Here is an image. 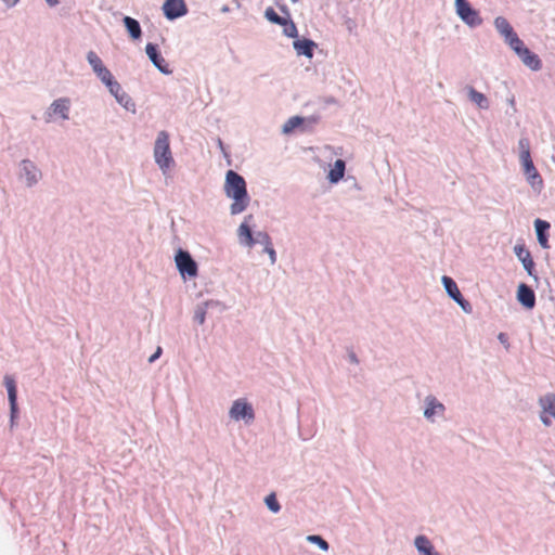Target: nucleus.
<instances>
[{"instance_id":"29","label":"nucleus","mask_w":555,"mask_h":555,"mask_svg":"<svg viewBox=\"0 0 555 555\" xmlns=\"http://www.w3.org/2000/svg\"><path fill=\"white\" fill-rule=\"evenodd\" d=\"M469 98L473 102L478 104L480 107H487V98L482 93L472 89L469 91Z\"/></svg>"},{"instance_id":"30","label":"nucleus","mask_w":555,"mask_h":555,"mask_svg":"<svg viewBox=\"0 0 555 555\" xmlns=\"http://www.w3.org/2000/svg\"><path fill=\"white\" fill-rule=\"evenodd\" d=\"M266 504L268 506V508L270 511H272L273 513H278L280 509H281V506L276 500V496L274 493H270L267 498H266Z\"/></svg>"},{"instance_id":"10","label":"nucleus","mask_w":555,"mask_h":555,"mask_svg":"<svg viewBox=\"0 0 555 555\" xmlns=\"http://www.w3.org/2000/svg\"><path fill=\"white\" fill-rule=\"evenodd\" d=\"M442 283L449 296L454 299L465 311H468L467 307L470 309L469 304L463 298L456 283L449 276L442 278Z\"/></svg>"},{"instance_id":"2","label":"nucleus","mask_w":555,"mask_h":555,"mask_svg":"<svg viewBox=\"0 0 555 555\" xmlns=\"http://www.w3.org/2000/svg\"><path fill=\"white\" fill-rule=\"evenodd\" d=\"M154 158L159 168L166 172L173 163L169 145V135L166 131H160L154 145Z\"/></svg>"},{"instance_id":"27","label":"nucleus","mask_w":555,"mask_h":555,"mask_svg":"<svg viewBox=\"0 0 555 555\" xmlns=\"http://www.w3.org/2000/svg\"><path fill=\"white\" fill-rule=\"evenodd\" d=\"M264 16L268 21L273 24L282 25L285 24L286 18L281 17L272 8H268L264 12Z\"/></svg>"},{"instance_id":"17","label":"nucleus","mask_w":555,"mask_h":555,"mask_svg":"<svg viewBox=\"0 0 555 555\" xmlns=\"http://www.w3.org/2000/svg\"><path fill=\"white\" fill-rule=\"evenodd\" d=\"M22 171L28 185L35 184L40 178V171L29 160L22 162Z\"/></svg>"},{"instance_id":"34","label":"nucleus","mask_w":555,"mask_h":555,"mask_svg":"<svg viewBox=\"0 0 555 555\" xmlns=\"http://www.w3.org/2000/svg\"><path fill=\"white\" fill-rule=\"evenodd\" d=\"M95 74L101 79V81L103 83H111V80L113 79V75L106 67H103L101 70L96 72Z\"/></svg>"},{"instance_id":"22","label":"nucleus","mask_w":555,"mask_h":555,"mask_svg":"<svg viewBox=\"0 0 555 555\" xmlns=\"http://www.w3.org/2000/svg\"><path fill=\"white\" fill-rule=\"evenodd\" d=\"M54 115H60L63 119L68 118L69 101L67 99H59L51 105Z\"/></svg>"},{"instance_id":"33","label":"nucleus","mask_w":555,"mask_h":555,"mask_svg":"<svg viewBox=\"0 0 555 555\" xmlns=\"http://www.w3.org/2000/svg\"><path fill=\"white\" fill-rule=\"evenodd\" d=\"M307 539H308V541L318 544L320 546V548H322L323 551L328 550V543L322 537L309 535Z\"/></svg>"},{"instance_id":"20","label":"nucleus","mask_w":555,"mask_h":555,"mask_svg":"<svg viewBox=\"0 0 555 555\" xmlns=\"http://www.w3.org/2000/svg\"><path fill=\"white\" fill-rule=\"evenodd\" d=\"M534 225H535V231H537L538 241H539L540 245L543 248H548V240L546 236V231L550 229V223L547 221L537 219L534 221Z\"/></svg>"},{"instance_id":"21","label":"nucleus","mask_w":555,"mask_h":555,"mask_svg":"<svg viewBox=\"0 0 555 555\" xmlns=\"http://www.w3.org/2000/svg\"><path fill=\"white\" fill-rule=\"evenodd\" d=\"M415 546L421 555H440L425 535L415 538Z\"/></svg>"},{"instance_id":"40","label":"nucleus","mask_w":555,"mask_h":555,"mask_svg":"<svg viewBox=\"0 0 555 555\" xmlns=\"http://www.w3.org/2000/svg\"><path fill=\"white\" fill-rule=\"evenodd\" d=\"M9 7L15 5L18 0H3Z\"/></svg>"},{"instance_id":"1","label":"nucleus","mask_w":555,"mask_h":555,"mask_svg":"<svg viewBox=\"0 0 555 555\" xmlns=\"http://www.w3.org/2000/svg\"><path fill=\"white\" fill-rule=\"evenodd\" d=\"M224 191L228 197L233 199L230 207L232 215L243 212L249 203L246 190V182L242 176L233 170H229L225 176Z\"/></svg>"},{"instance_id":"19","label":"nucleus","mask_w":555,"mask_h":555,"mask_svg":"<svg viewBox=\"0 0 555 555\" xmlns=\"http://www.w3.org/2000/svg\"><path fill=\"white\" fill-rule=\"evenodd\" d=\"M315 48V43L310 39H301L296 40L294 42V49L297 51L299 55H306L311 59L313 56V49Z\"/></svg>"},{"instance_id":"4","label":"nucleus","mask_w":555,"mask_h":555,"mask_svg":"<svg viewBox=\"0 0 555 555\" xmlns=\"http://www.w3.org/2000/svg\"><path fill=\"white\" fill-rule=\"evenodd\" d=\"M230 417L234 421L244 420L246 423H251L255 418V413L251 404L244 399L235 400L230 409Z\"/></svg>"},{"instance_id":"6","label":"nucleus","mask_w":555,"mask_h":555,"mask_svg":"<svg viewBox=\"0 0 555 555\" xmlns=\"http://www.w3.org/2000/svg\"><path fill=\"white\" fill-rule=\"evenodd\" d=\"M494 26L509 48L514 44H519L520 38L505 17L498 16L494 21Z\"/></svg>"},{"instance_id":"38","label":"nucleus","mask_w":555,"mask_h":555,"mask_svg":"<svg viewBox=\"0 0 555 555\" xmlns=\"http://www.w3.org/2000/svg\"><path fill=\"white\" fill-rule=\"evenodd\" d=\"M162 354V348L160 347H157L156 351L150 357L149 359V362L152 363L154 362L156 359H158Z\"/></svg>"},{"instance_id":"36","label":"nucleus","mask_w":555,"mask_h":555,"mask_svg":"<svg viewBox=\"0 0 555 555\" xmlns=\"http://www.w3.org/2000/svg\"><path fill=\"white\" fill-rule=\"evenodd\" d=\"M264 251L268 253V255L270 257V260H271V263H274L276 261V254H275V250L273 249L272 245L267 247L264 249Z\"/></svg>"},{"instance_id":"35","label":"nucleus","mask_w":555,"mask_h":555,"mask_svg":"<svg viewBox=\"0 0 555 555\" xmlns=\"http://www.w3.org/2000/svg\"><path fill=\"white\" fill-rule=\"evenodd\" d=\"M105 85L109 89L111 93L114 94L116 99H118V91L121 89L120 85L116 80H114V78L111 80V83Z\"/></svg>"},{"instance_id":"12","label":"nucleus","mask_w":555,"mask_h":555,"mask_svg":"<svg viewBox=\"0 0 555 555\" xmlns=\"http://www.w3.org/2000/svg\"><path fill=\"white\" fill-rule=\"evenodd\" d=\"M521 164L524 167V172L527 177V180L532 186L541 185L542 184V178L539 175L537 168L533 165V162L531 157L521 158Z\"/></svg>"},{"instance_id":"9","label":"nucleus","mask_w":555,"mask_h":555,"mask_svg":"<svg viewBox=\"0 0 555 555\" xmlns=\"http://www.w3.org/2000/svg\"><path fill=\"white\" fill-rule=\"evenodd\" d=\"M539 403L542 408V413L540 416L541 421L545 426H550L551 420L548 415L555 418V395L547 393L544 397H541Z\"/></svg>"},{"instance_id":"24","label":"nucleus","mask_w":555,"mask_h":555,"mask_svg":"<svg viewBox=\"0 0 555 555\" xmlns=\"http://www.w3.org/2000/svg\"><path fill=\"white\" fill-rule=\"evenodd\" d=\"M124 24L132 39H139L141 37L142 31H141L140 24L137 20H134L130 16H126L124 18Z\"/></svg>"},{"instance_id":"32","label":"nucleus","mask_w":555,"mask_h":555,"mask_svg":"<svg viewBox=\"0 0 555 555\" xmlns=\"http://www.w3.org/2000/svg\"><path fill=\"white\" fill-rule=\"evenodd\" d=\"M259 243L264 246V249L272 245L270 236L266 232H258L255 243Z\"/></svg>"},{"instance_id":"26","label":"nucleus","mask_w":555,"mask_h":555,"mask_svg":"<svg viewBox=\"0 0 555 555\" xmlns=\"http://www.w3.org/2000/svg\"><path fill=\"white\" fill-rule=\"evenodd\" d=\"M304 119L299 116L291 117L283 126L284 133H291L295 128L299 127Z\"/></svg>"},{"instance_id":"13","label":"nucleus","mask_w":555,"mask_h":555,"mask_svg":"<svg viewBox=\"0 0 555 555\" xmlns=\"http://www.w3.org/2000/svg\"><path fill=\"white\" fill-rule=\"evenodd\" d=\"M517 299L527 309H532L535 306L534 292L526 284L518 286Z\"/></svg>"},{"instance_id":"7","label":"nucleus","mask_w":555,"mask_h":555,"mask_svg":"<svg viewBox=\"0 0 555 555\" xmlns=\"http://www.w3.org/2000/svg\"><path fill=\"white\" fill-rule=\"evenodd\" d=\"M176 264L183 276L193 278L197 275V264L188 251L180 249L177 253Z\"/></svg>"},{"instance_id":"14","label":"nucleus","mask_w":555,"mask_h":555,"mask_svg":"<svg viewBox=\"0 0 555 555\" xmlns=\"http://www.w3.org/2000/svg\"><path fill=\"white\" fill-rule=\"evenodd\" d=\"M514 251H515L516 256L518 257V259L522 262V266H524L525 270L528 272V274L532 275L533 269H534V262H533V259H532L529 250H527L525 248V246H522V245H516L514 247Z\"/></svg>"},{"instance_id":"5","label":"nucleus","mask_w":555,"mask_h":555,"mask_svg":"<svg viewBox=\"0 0 555 555\" xmlns=\"http://www.w3.org/2000/svg\"><path fill=\"white\" fill-rule=\"evenodd\" d=\"M511 49L521 59L522 63L532 70H539L541 68V60L525 46L521 39L519 40V44H514Z\"/></svg>"},{"instance_id":"8","label":"nucleus","mask_w":555,"mask_h":555,"mask_svg":"<svg viewBox=\"0 0 555 555\" xmlns=\"http://www.w3.org/2000/svg\"><path fill=\"white\" fill-rule=\"evenodd\" d=\"M163 11L168 20H175L185 15L188 9L183 0H166Z\"/></svg>"},{"instance_id":"37","label":"nucleus","mask_w":555,"mask_h":555,"mask_svg":"<svg viewBox=\"0 0 555 555\" xmlns=\"http://www.w3.org/2000/svg\"><path fill=\"white\" fill-rule=\"evenodd\" d=\"M498 339L504 345L506 349L509 348L508 336L505 333H500Z\"/></svg>"},{"instance_id":"31","label":"nucleus","mask_w":555,"mask_h":555,"mask_svg":"<svg viewBox=\"0 0 555 555\" xmlns=\"http://www.w3.org/2000/svg\"><path fill=\"white\" fill-rule=\"evenodd\" d=\"M281 26L284 27L283 31L287 37H297V27L292 21L286 20L285 24H282Z\"/></svg>"},{"instance_id":"18","label":"nucleus","mask_w":555,"mask_h":555,"mask_svg":"<svg viewBox=\"0 0 555 555\" xmlns=\"http://www.w3.org/2000/svg\"><path fill=\"white\" fill-rule=\"evenodd\" d=\"M444 411V405L437 401L435 397L426 398V409L424 411V415L428 420H433L434 415L442 414Z\"/></svg>"},{"instance_id":"11","label":"nucleus","mask_w":555,"mask_h":555,"mask_svg":"<svg viewBox=\"0 0 555 555\" xmlns=\"http://www.w3.org/2000/svg\"><path fill=\"white\" fill-rule=\"evenodd\" d=\"M145 51L153 64L164 74H170L169 65L165 59L158 53L157 47L153 43H147Z\"/></svg>"},{"instance_id":"23","label":"nucleus","mask_w":555,"mask_h":555,"mask_svg":"<svg viewBox=\"0 0 555 555\" xmlns=\"http://www.w3.org/2000/svg\"><path fill=\"white\" fill-rule=\"evenodd\" d=\"M346 164L343 159H337L334 164V167L328 172V180L332 183H337L340 179H343L345 175Z\"/></svg>"},{"instance_id":"39","label":"nucleus","mask_w":555,"mask_h":555,"mask_svg":"<svg viewBox=\"0 0 555 555\" xmlns=\"http://www.w3.org/2000/svg\"><path fill=\"white\" fill-rule=\"evenodd\" d=\"M46 2L50 5V7H55L60 0H46Z\"/></svg>"},{"instance_id":"28","label":"nucleus","mask_w":555,"mask_h":555,"mask_svg":"<svg viewBox=\"0 0 555 555\" xmlns=\"http://www.w3.org/2000/svg\"><path fill=\"white\" fill-rule=\"evenodd\" d=\"M518 146H519V157L520 159L521 158H527V157H531L530 156V142L527 138H522L519 140L518 142Z\"/></svg>"},{"instance_id":"15","label":"nucleus","mask_w":555,"mask_h":555,"mask_svg":"<svg viewBox=\"0 0 555 555\" xmlns=\"http://www.w3.org/2000/svg\"><path fill=\"white\" fill-rule=\"evenodd\" d=\"M253 219V216L249 215L245 218V221L240 225L237 230V235L241 243L245 244L248 247H251L255 244V238L253 237L250 227L248 222Z\"/></svg>"},{"instance_id":"3","label":"nucleus","mask_w":555,"mask_h":555,"mask_svg":"<svg viewBox=\"0 0 555 555\" xmlns=\"http://www.w3.org/2000/svg\"><path fill=\"white\" fill-rule=\"evenodd\" d=\"M456 13L463 22L474 27L482 23L479 12L466 0H455Z\"/></svg>"},{"instance_id":"16","label":"nucleus","mask_w":555,"mask_h":555,"mask_svg":"<svg viewBox=\"0 0 555 555\" xmlns=\"http://www.w3.org/2000/svg\"><path fill=\"white\" fill-rule=\"evenodd\" d=\"M4 385L8 390L11 413H12V416H14L17 411V403H16L17 391H16V384H15L14 378L9 375L4 376Z\"/></svg>"},{"instance_id":"25","label":"nucleus","mask_w":555,"mask_h":555,"mask_svg":"<svg viewBox=\"0 0 555 555\" xmlns=\"http://www.w3.org/2000/svg\"><path fill=\"white\" fill-rule=\"evenodd\" d=\"M87 60H88L89 64L91 65L94 73H96V72L101 70L103 67H105L102 60L93 51L88 52Z\"/></svg>"}]
</instances>
